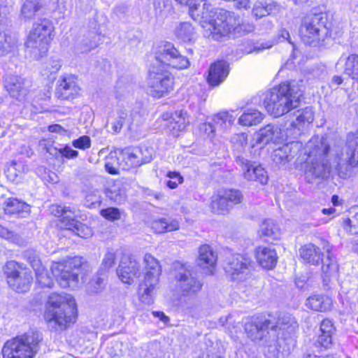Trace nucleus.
<instances>
[{"mask_svg": "<svg viewBox=\"0 0 358 358\" xmlns=\"http://www.w3.org/2000/svg\"><path fill=\"white\" fill-rule=\"evenodd\" d=\"M299 152V159L304 161L301 168L308 182L327 178L333 167L340 170L344 166L358 164V131L348 137L345 154L338 148L331 150L326 138L315 136L304 148L300 141L286 143L274 149L271 157L275 164L284 165Z\"/></svg>", "mask_w": 358, "mask_h": 358, "instance_id": "nucleus-1", "label": "nucleus"}, {"mask_svg": "<svg viewBox=\"0 0 358 358\" xmlns=\"http://www.w3.org/2000/svg\"><path fill=\"white\" fill-rule=\"evenodd\" d=\"M180 4L189 6V15L198 22L204 31V35L215 41H220L231 34L250 32V24H245L234 13L222 8L210 10L206 0H175Z\"/></svg>", "mask_w": 358, "mask_h": 358, "instance_id": "nucleus-2", "label": "nucleus"}, {"mask_svg": "<svg viewBox=\"0 0 358 358\" xmlns=\"http://www.w3.org/2000/svg\"><path fill=\"white\" fill-rule=\"evenodd\" d=\"M189 66L188 59L180 55L173 44L166 43L161 45L149 69L148 93L157 99L168 95L173 90L174 78L168 71L167 66L184 69Z\"/></svg>", "mask_w": 358, "mask_h": 358, "instance_id": "nucleus-3", "label": "nucleus"}, {"mask_svg": "<svg viewBox=\"0 0 358 358\" xmlns=\"http://www.w3.org/2000/svg\"><path fill=\"white\" fill-rule=\"evenodd\" d=\"M302 91L298 83L286 81L259 96V101L255 98V103H262L266 111L273 117H280L296 108L299 103Z\"/></svg>", "mask_w": 358, "mask_h": 358, "instance_id": "nucleus-4", "label": "nucleus"}, {"mask_svg": "<svg viewBox=\"0 0 358 358\" xmlns=\"http://www.w3.org/2000/svg\"><path fill=\"white\" fill-rule=\"evenodd\" d=\"M77 307L69 294H51L45 305L44 318L52 331H62L75 322Z\"/></svg>", "mask_w": 358, "mask_h": 358, "instance_id": "nucleus-5", "label": "nucleus"}, {"mask_svg": "<svg viewBox=\"0 0 358 358\" xmlns=\"http://www.w3.org/2000/svg\"><path fill=\"white\" fill-rule=\"evenodd\" d=\"M53 31V24L47 18L39 19L33 24L25 42L27 52L31 57L39 59L47 55Z\"/></svg>", "mask_w": 358, "mask_h": 358, "instance_id": "nucleus-6", "label": "nucleus"}, {"mask_svg": "<svg viewBox=\"0 0 358 358\" xmlns=\"http://www.w3.org/2000/svg\"><path fill=\"white\" fill-rule=\"evenodd\" d=\"M43 338L41 332L29 331L8 341L2 349L3 358H33Z\"/></svg>", "mask_w": 358, "mask_h": 358, "instance_id": "nucleus-7", "label": "nucleus"}, {"mask_svg": "<svg viewBox=\"0 0 358 358\" xmlns=\"http://www.w3.org/2000/svg\"><path fill=\"white\" fill-rule=\"evenodd\" d=\"M84 264L81 257H69L62 262H53L51 271L60 287L75 289L78 287L80 271Z\"/></svg>", "mask_w": 358, "mask_h": 358, "instance_id": "nucleus-8", "label": "nucleus"}, {"mask_svg": "<svg viewBox=\"0 0 358 358\" xmlns=\"http://www.w3.org/2000/svg\"><path fill=\"white\" fill-rule=\"evenodd\" d=\"M144 262L146 271L143 281L139 284L138 296L143 303L151 305L154 303L161 268L158 261L150 254L145 255Z\"/></svg>", "mask_w": 358, "mask_h": 358, "instance_id": "nucleus-9", "label": "nucleus"}, {"mask_svg": "<svg viewBox=\"0 0 358 358\" xmlns=\"http://www.w3.org/2000/svg\"><path fill=\"white\" fill-rule=\"evenodd\" d=\"M327 34L325 21L322 14H314L306 17L300 28V36L307 45H316L324 41Z\"/></svg>", "mask_w": 358, "mask_h": 358, "instance_id": "nucleus-10", "label": "nucleus"}, {"mask_svg": "<svg viewBox=\"0 0 358 358\" xmlns=\"http://www.w3.org/2000/svg\"><path fill=\"white\" fill-rule=\"evenodd\" d=\"M76 210L75 208L70 206H52V213H55L56 216H62V226L64 227L66 232L72 231L76 236L87 238L91 237L93 234L92 229L85 225V224L78 222L74 219H70L68 213H74Z\"/></svg>", "mask_w": 358, "mask_h": 358, "instance_id": "nucleus-11", "label": "nucleus"}, {"mask_svg": "<svg viewBox=\"0 0 358 358\" xmlns=\"http://www.w3.org/2000/svg\"><path fill=\"white\" fill-rule=\"evenodd\" d=\"M18 268L17 262H8L5 266V273L9 286L17 292L24 293L29 289L33 278L29 271H19Z\"/></svg>", "mask_w": 358, "mask_h": 358, "instance_id": "nucleus-12", "label": "nucleus"}, {"mask_svg": "<svg viewBox=\"0 0 358 358\" xmlns=\"http://www.w3.org/2000/svg\"><path fill=\"white\" fill-rule=\"evenodd\" d=\"M176 278L178 286L184 295L194 294L202 287V283L196 278V273L189 265L180 264Z\"/></svg>", "mask_w": 358, "mask_h": 358, "instance_id": "nucleus-13", "label": "nucleus"}, {"mask_svg": "<svg viewBox=\"0 0 358 358\" xmlns=\"http://www.w3.org/2000/svg\"><path fill=\"white\" fill-rule=\"evenodd\" d=\"M288 132H285L278 125L267 124L255 134L253 138L255 143L252 146L262 148L271 142L275 144L282 143L287 141Z\"/></svg>", "mask_w": 358, "mask_h": 358, "instance_id": "nucleus-14", "label": "nucleus"}, {"mask_svg": "<svg viewBox=\"0 0 358 358\" xmlns=\"http://www.w3.org/2000/svg\"><path fill=\"white\" fill-rule=\"evenodd\" d=\"M3 86L10 96L24 101L29 94L28 81L18 75L8 73L3 77Z\"/></svg>", "mask_w": 358, "mask_h": 358, "instance_id": "nucleus-15", "label": "nucleus"}, {"mask_svg": "<svg viewBox=\"0 0 358 358\" xmlns=\"http://www.w3.org/2000/svg\"><path fill=\"white\" fill-rule=\"evenodd\" d=\"M252 260L240 254H236L229 259L224 269L233 280H242L248 274Z\"/></svg>", "mask_w": 358, "mask_h": 358, "instance_id": "nucleus-16", "label": "nucleus"}, {"mask_svg": "<svg viewBox=\"0 0 358 358\" xmlns=\"http://www.w3.org/2000/svg\"><path fill=\"white\" fill-rule=\"evenodd\" d=\"M270 320L262 316L252 317L247 319L244 327L248 338L252 341H261L271 328Z\"/></svg>", "mask_w": 358, "mask_h": 358, "instance_id": "nucleus-17", "label": "nucleus"}, {"mask_svg": "<svg viewBox=\"0 0 358 358\" xmlns=\"http://www.w3.org/2000/svg\"><path fill=\"white\" fill-rule=\"evenodd\" d=\"M237 163L241 167L244 178L248 180L257 181L262 185L266 184L268 176L263 167L259 165H255L248 159L238 157Z\"/></svg>", "mask_w": 358, "mask_h": 358, "instance_id": "nucleus-18", "label": "nucleus"}, {"mask_svg": "<svg viewBox=\"0 0 358 358\" xmlns=\"http://www.w3.org/2000/svg\"><path fill=\"white\" fill-rule=\"evenodd\" d=\"M163 117L167 121L168 131L174 137L178 136L181 132H183L189 124L186 111L178 110L171 115H164Z\"/></svg>", "mask_w": 358, "mask_h": 358, "instance_id": "nucleus-19", "label": "nucleus"}, {"mask_svg": "<svg viewBox=\"0 0 358 358\" xmlns=\"http://www.w3.org/2000/svg\"><path fill=\"white\" fill-rule=\"evenodd\" d=\"M57 94L60 99H74L80 92L76 78L73 75H63L59 78Z\"/></svg>", "mask_w": 358, "mask_h": 358, "instance_id": "nucleus-20", "label": "nucleus"}, {"mask_svg": "<svg viewBox=\"0 0 358 358\" xmlns=\"http://www.w3.org/2000/svg\"><path fill=\"white\" fill-rule=\"evenodd\" d=\"M141 121V115L139 111L122 109L117 113L115 120L111 123L114 133H118L124 125L131 128V125H138Z\"/></svg>", "mask_w": 358, "mask_h": 358, "instance_id": "nucleus-21", "label": "nucleus"}, {"mask_svg": "<svg viewBox=\"0 0 358 358\" xmlns=\"http://www.w3.org/2000/svg\"><path fill=\"white\" fill-rule=\"evenodd\" d=\"M138 263L130 258L122 259L117 270L119 278L124 283L131 284L138 277Z\"/></svg>", "mask_w": 358, "mask_h": 358, "instance_id": "nucleus-22", "label": "nucleus"}, {"mask_svg": "<svg viewBox=\"0 0 358 358\" xmlns=\"http://www.w3.org/2000/svg\"><path fill=\"white\" fill-rule=\"evenodd\" d=\"M140 150L126 148L120 154L121 158V169L127 170L131 167L141 166L142 164L148 163L152 159V156H145L141 158Z\"/></svg>", "mask_w": 358, "mask_h": 358, "instance_id": "nucleus-23", "label": "nucleus"}, {"mask_svg": "<svg viewBox=\"0 0 358 358\" xmlns=\"http://www.w3.org/2000/svg\"><path fill=\"white\" fill-rule=\"evenodd\" d=\"M199 265L208 274H213L215 270L217 255L208 245H203L199 249Z\"/></svg>", "mask_w": 358, "mask_h": 358, "instance_id": "nucleus-24", "label": "nucleus"}, {"mask_svg": "<svg viewBox=\"0 0 358 358\" xmlns=\"http://www.w3.org/2000/svg\"><path fill=\"white\" fill-rule=\"evenodd\" d=\"M296 118L290 124L287 131H293V135H300L306 125H309L314 120V113L311 108H306L297 111Z\"/></svg>", "mask_w": 358, "mask_h": 358, "instance_id": "nucleus-25", "label": "nucleus"}, {"mask_svg": "<svg viewBox=\"0 0 358 358\" xmlns=\"http://www.w3.org/2000/svg\"><path fill=\"white\" fill-rule=\"evenodd\" d=\"M229 64L225 61H218L210 67L208 81L210 85L217 86L223 82L229 74Z\"/></svg>", "mask_w": 358, "mask_h": 358, "instance_id": "nucleus-26", "label": "nucleus"}, {"mask_svg": "<svg viewBox=\"0 0 358 358\" xmlns=\"http://www.w3.org/2000/svg\"><path fill=\"white\" fill-rule=\"evenodd\" d=\"M336 333V327L332 320L329 319L323 320L320 325V334L318 335V344L327 349L333 344V336Z\"/></svg>", "mask_w": 358, "mask_h": 358, "instance_id": "nucleus-27", "label": "nucleus"}, {"mask_svg": "<svg viewBox=\"0 0 358 358\" xmlns=\"http://www.w3.org/2000/svg\"><path fill=\"white\" fill-rule=\"evenodd\" d=\"M255 256L259 265L266 269H272L277 263V253L271 247H258L255 250Z\"/></svg>", "mask_w": 358, "mask_h": 358, "instance_id": "nucleus-28", "label": "nucleus"}, {"mask_svg": "<svg viewBox=\"0 0 358 358\" xmlns=\"http://www.w3.org/2000/svg\"><path fill=\"white\" fill-rule=\"evenodd\" d=\"M18 39L10 30H4L0 21V57L4 56L15 48Z\"/></svg>", "mask_w": 358, "mask_h": 358, "instance_id": "nucleus-29", "label": "nucleus"}, {"mask_svg": "<svg viewBox=\"0 0 358 358\" xmlns=\"http://www.w3.org/2000/svg\"><path fill=\"white\" fill-rule=\"evenodd\" d=\"M150 226L156 234H163L178 230L180 224L177 219L161 217L150 222Z\"/></svg>", "mask_w": 358, "mask_h": 358, "instance_id": "nucleus-30", "label": "nucleus"}, {"mask_svg": "<svg viewBox=\"0 0 358 358\" xmlns=\"http://www.w3.org/2000/svg\"><path fill=\"white\" fill-rule=\"evenodd\" d=\"M4 211L6 214L26 217L30 213V206L27 203L16 198H9L4 203Z\"/></svg>", "mask_w": 358, "mask_h": 358, "instance_id": "nucleus-31", "label": "nucleus"}, {"mask_svg": "<svg viewBox=\"0 0 358 358\" xmlns=\"http://www.w3.org/2000/svg\"><path fill=\"white\" fill-rule=\"evenodd\" d=\"M306 306L315 311L325 312L331 309L332 300L326 295H313L309 296Z\"/></svg>", "mask_w": 358, "mask_h": 358, "instance_id": "nucleus-32", "label": "nucleus"}, {"mask_svg": "<svg viewBox=\"0 0 358 358\" xmlns=\"http://www.w3.org/2000/svg\"><path fill=\"white\" fill-rule=\"evenodd\" d=\"M344 64V73L352 79H358V55H342L338 64Z\"/></svg>", "mask_w": 358, "mask_h": 358, "instance_id": "nucleus-33", "label": "nucleus"}, {"mask_svg": "<svg viewBox=\"0 0 358 358\" xmlns=\"http://www.w3.org/2000/svg\"><path fill=\"white\" fill-rule=\"evenodd\" d=\"M301 257L308 263L318 264L321 259V251L320 248L312 243L303 246L299 250Z\"/></svg>", "mask_w": 358, "mask_h": 358, "instance_id": "nucleus-34", "label": "nucleus"}, {"mask_svg": "<svg viewBox=\"0 0 358 358\" xmlns=\"http://www.w3.org/2000/svg\"><path fill=\"white\" fill-rule=\"evenodd\" d=\"M212 120L219 130L225 133L233 125L235 117L228 111H221L214 115Z\"/></svg>", "mask_w": 358, "mask_h": 358, "instance_id": "nucleus-35", "label": "nucleus"}, {"mask_svg": "<svg viewBox=\"0 0 358 358\" xmlns=\"http://www.w3.org/2000/svg\"><path fill=\"white\" fill-rule=\"evenodd\" d=\"M264 118V115L257 109H247L238 118V124L242 126H252L259 124Z\"/></svg>", "mask_w": 358, "mask_h": 358, "instance_id": "nucleus-36", "label": "nucleus"}, {"mask_svg": "<svg viewBox=\"0 0 358 358\" xmlns=\"http://www.w3.org/2000/svg\"><path fill=\"white\" fill-rule=\"evenodd\" d=\"M210 207L215 213L225 214L231 208V205L226 199L222 191H220L212 196Z\"/></svg>", "mask_w": 358, "mask_h": 358, "instance_id": "nucleus-37", "label": "nucleus"}, {"mask_svg": "<svg viewBox=\"0 0 358 358\" xmlns=\"http://www.w3.org/2000/svg\"><path fill=\"white\" fill-rule=\"evenodd\" d=\"M31 265L35 271L37 282L42 287H52L54 284L53 280L48 275L40 261L38 259H34L33 262H31Z\"/></svg>", "mask_w": 358, "mask_h": 358, "instance_id": "nucleus-38", "label": "nucleus"}, {"mask_svg": "<svg viewBox=\"0 0 358 358\" xmlns=\"http://www.w3.org/2000/svg\"><path fill=\"white\" fill-rule=\"evenodd\" d=\"M176 36L182 42H192L195 39L196 31L189 22H181L175 29Z\"/></svg>", "mask_w": 358, "mask_h": 358, "instance_id": "nucleus-39", "label": "nucleus"}, {"mask_svg": "<svg viewBox=\"0 0 358 358\" xmlns=\"http://www.w3.org/2000/svg\"><path fill=\"white\" fill-rule=\"evenodd\" d=\"M297 327L295 319L289 314H284L279 317L275 325L271 326V329L275 331L282 330L289 333L294 331Z\"/></svg>", "mask_w": 358, "mask_h": 358, "instance_id": "nucleus-40", "label": "nucleus"}, {"mask_svg": "<svg viewBox=\"0 0 358 358\" xmlns=\"http://www.w3.org/2000/svg\"><path fill=\"white\" fill-rule=\"evenodd\" d=\"M278 10V6L275 3H266L257 1L253 6L252 14L257 18H261L262 17L274 13Z\"/></svg>", "mask_w": 358, "mask_h": 358, "instance_id": "nucleus-41", "label": "nucleus"}, {"mask_svg": "<svg viewBox=\"0 0 358 358\" xmlns=\"http://www.w3.org/2000/svg\"><path fill=\"white\" fill-rule=\"evenodd\" d=\"M40 0H26L22 4L21 13L24 18L30 20L41 9Z\"/></svg>", "mask_w": 358, "mask_h": 358, "instance_id": "nucleus-42", "label": "nucleus"}, {"mask_svg": "<svg viewBox=\"0 0 358 358\" xmlns=\"http://www.w3.org/2000/svg\"><path fill=\"white\" fill-rule=\"evenodd\" d=\"M322 273L324 275V281H327L331 277H336L338 271V266L336 262L330 257L329 252L326 259H322Z\"/></svg>", "mask_w": 358, "mask_h": 358, "instance_id": "nucleus-43", "label": "nucleus"}, {"mask_svg": "<svg viewBox=\"0 0 358 358\" xmlns=\"http://www.w3.org/2000/svg\"><path fill=\"white\" fill-rule=\"evenodd\" d=\"M121 158L117 157L115 152H110L106 158L105 169L112 175H116L119 173V169H121Z\"/></svg>", "mask_w": 358, "mask_h": 358, "instance_id": "nucleus-44", "label": "nucleus"}, {"mask_svg": "<svg viewBox=\"0 0 358 358\" xmlns=\"http://www.w3.org/2000/svg\"><path fill=\"white\" fill-rule=\"evenodd\" d=\"M62 67V62L59 59L50 58L44 64L42 74L44 76L50 77L55 75Z\"/></svg>", "mask_w": 358, "mask_h": 358, "instance_id": "nucleus-45", "label": "nucleus"}, {"mask_svg": "<svg viewBox=\"0 0 358 358\" xmlns=\"http://www.w3.org/2000/svg\"><path fill=\"white\" fill-rule=\"evenodd\" d=\"M261 232L264 236L271 238L273 240L279 238L278 228L271 220H266L262 223Z\"/></svg>", "mask_w": 358, "mask_h": 358, "instance_id": "nucleus-46", "label": "nucleus"}, {"mask_svg": "<svg viewBox=\"0 0 358 358\" xmlns=\"http://www.w3.org/2000/svg\"><path fill=\"white\" fill-rule=\"evenodd\" d=\"M234 149L238 151L243 150L248 143V135L245 133L236 134L230 139Z\"/></svg>", "mask_w": 358, "mask_h": 358, "instance_id": "nucleus-47", "label": "nucleus"}, {"mask_svg": "<svg viewBox=\"0 0 358 358\" xmlns=\"http://www.w3.org/2000/svg\"><path fill=\"white\" fill-rule=\"evenodd\" d=\"M117 257V250L108 248L102 260V268L108 270L112 268L115 264Z\"/></svg>", "mask_w": 358, "mask_h": 358, "instance_id": "nucleus-48", "label": "nucleus"}, {"mask_svg": "<svg viewBox=\"0 0 358 358\" xmlns=\"http://www.w3.org/2000/svg\"><path fill=\"white\" fill-rule=\"evenodd\" d=\"M222 192L231 206L240 203L243 200V195L238 190L233 189H224Z\"/></svg>", "mask_w": 358, "mask_h": 358, "instance_id": "nucleus-49", "label": "nucleus"}, {"mask_svg": "<svg viewBox=\"0 0 358 358\" xmlns=\"http://www.w3.org/2000/svg\"><path fill=\"white\" fill-rule=\"evenodd\" d=\"M215 125L212 122H203L199 126L200 133L210 140H213L215 137Z\"/></svg>", "mask_w": 358, "mask_h": 358, "instance_id": "nucleus-50", "label": "nucleus"}, {"mask_svg": "<svg viewBox=\"0 0 358 358\" xmlns=\"http://www.w3.org/2000/svg\"><path fill=\"white\" fill-rule=\"evenodd\" d=\"M343 224L345 230L351 234L358 233V212L355 214L351 218L345 219Z\"/></svg>", "mask_w": 358, "mask_h": 358, "instance_id": "nucleus-51", "label": "nucleus"}, {"mask_svg": "<svg viewBox=\"0 0 358 358\" xmlns=\"http://www.w3.org/2000/svg\"><path fill=\"white\" fill-rule=\"evenodd\" d=\"M100 214L104 218L111 221L117 220L120 218V212L117 208L110 207L102 209L100 211Z\"/></svg>", "mask_w": 358, "mask_h": 358, "instance_id": "nucleus-52", "label": "nucleus"}, {"mask_svg": "<svg viewBox=\"0 0 358 358\" xmlns=\"http://www.w3.org/2000/svg\"><path fill=\"white\" fill-rule=\"evenodd\" d=\"M72 145L76 148L86 150L91 147V139L88 136L84 135L73 140Z\"/></svg>", "mask_w": 358, "mask_h": 358, "instance_id": "nucleus-53", "label": "nucleus"}, {"mask_svg": "<svg viewBox=\"0 0 358 358\" xmlns=\"http://www.w3.org/2000/svg\"><path fill=\"white\" fill-rule=\"evenodd\" d=\"M169 178L170 180L166 181V185L170 189H175L177 187L178 184H180L182 182V178L180 176V175L178 173L176 172H170L168 174Z\"/></svg>", "mask_w": 358, "mask_h": 358, "instance_id": "nucleus-54", "label": "nucleus"}, {"mask_svg": "<svg viewBox=\"0 0 358 358\" xmlns=\"http://www.w3.org/2000/svg\"><path fill=\"white\" fill-rule=\"evenodd\" d=\"M20 166H21V165L20 164L13 163L8 167V169L6 170V174H7V177L10 180H13V181L17 179V178L21 175L20 171H17V168H19Z\"/></svg>", "mask_w": 358, "mask_h": 358, "instance_id": "nucleus-55", "label": "nucleus"}, {"mask_svg": "<svg viewBox=\"0 0 358 358\" xmlns=\"http://www.w3.org/2000/svg\"><path fill=\"white\" fill-rule=\"evenodd\" d=\"M105 279L103 277H97L93 279L89 284L90 289L92 292H98L101 290L104 285Z\"/></svg>", "mask_w": 358, "mask_h": 358, "instance_id": "nucleus-56", "label": "nucleus"}, {"mask_svg": "<svg viewBox=\"0 0 358 358\" xmlns=\"http://www.w3.org/2000/svg\"><path fill=\"white\" fill-rule=\"evenodd\" d=\"M62 154L64 157L69 159H73L78 157V152L73 150L69 146H66L62 151Z\"/></svg>", "mask_w": 358, "mask_h": 358, "instance_id": "nucleus-57", "label": "nucleus"}, {"mask_svg": "<svg viewBox=\"0 0 358 358\" xmlns=\"http://www.w3.org/2000/svg\"><path fill=\"white\" fill-rule=\"evenodd\" d=\"M10 8L6 0H0V17L4 18L9 13Z\"/></svg>", "mask_w": 358, "mask_h": 358, "instance_id": "nucleus-58", "label": "nucleus"}, {"mask_svg": "<svg viewBox=\"0 0 358 358\" xmlns=\"http://www.w3.org/2000/svg\"><path fill=\"white\" fill-rule=\"evenodd\" d=\"M48 131L52 133H58L61 134H64L66 133V130L64 129L59 124H52L48 127Z\"/></svg>", "mask_w": 358, "mask_h": 358, "instance_id": "nucleus-59", "label": "nucleus"}, {"mask_svg": "<svg viewBox=\"0 0 358 358\" xmlns=\"http://www.w3.org/2000/svg\"><path fill=\"white\" fill-rule=\"evenodd\" d=\"M234 3V6L238 9H248L250 6V1L249 0H233Z\"/></svg>", "mask_w": 358, "mask_h": 358, "instance_id": "nucleus-60", "label": "nucleus"}, {"mask_svg": "<svg viewBox=\"0 0 358 358\" xmlns=\"http://www.w3.org/2000/svg\"><path fill=\"white\" fill-rule=\"evenodd\" d=\"M154 8L157 15H161L162 13V7L164 6V3L162 0H155L153 3Z\"/></svg>", "mask_w": 358, "mask_h": 358, "instance_id": "nucleus-61", "label": "nucleus"}, {"mask_svg": "<svg viewBox=\"0 0 358 358\" xmlns=\"http://www.w3.org/2000/svg\"><path fill=\"white\" fill-rule=\"evenodd\" d=\"M13 236L12 232L10 231L8 229L3 227L0 225V237H2L5 239H10Z\"/></svg>", "mask_w": 358, "mask_h": 358, "instance_id": "nucleus-62", "label": "nucleus"}, {"mask_svg": "<svg viewBox=\"0 0 358 358\" xmlns=\"http://www.w3.org/2000/svg\"><path fill=\"white\" fill-rule=\"evenodd\" d=\"M152 315L155 317L159 318L161 321H162L164 323L166 324L169 322V318L163 312L161 311H153Z\"/></svg>", "mask_w": 358, "mask_h": 358, "instance_id": "nucleus-63", "label": "nucleus"}, {"mask_svg": "<svg viewBox=\"0 0 358 358\" xmlns=\"http://www.w3.org/2000/svg\"><path fill=\"white\" fill-rule=\"evenodd\" d=\"M101 41V36L99 34L95 36V40L90 43L89 47L85 49L86 51H90L94 49Z\"/></svg>", "mask_w": 358, "mask_h": 358, "instance_id": "nucleus-64", "label": "nucleus"}]
</instances>
